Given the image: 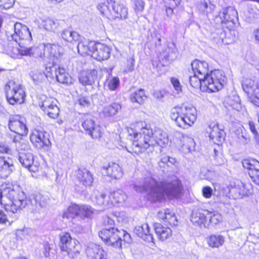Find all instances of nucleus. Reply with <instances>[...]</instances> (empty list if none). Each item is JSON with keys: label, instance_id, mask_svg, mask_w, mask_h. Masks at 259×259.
Listing matches in <instances>:
<instances>
[{"label": "nucleus", "instance_id": "f257e3e1", "mask_svg": "<svg viewBox=\"0 0 259 259\" xmlns=\"http://www.w3.org/2000/svg\"><path fill=\"white\" fill-rule=\"evenodd\" d=\"M134 188L138 192L147 191V199L152 202H161L168 198H178L183 191V186L178 179H167L158 181L152 177H147L142 185H134Z\"/></svg>", "mask_w": 259, "mask_h": 259}, {"label": "nucleus", "instance_id": "f03ea898", "mask_svg": "<svg viewBox=\"0 0 259 259\" xmlns=\"http://www.w3.org/2000/svg\"><path fill=\"white\" fill-rule=\"evenodd\" d=\"M0 201L8 214L14 220H17L19 217L18 210L32 203L27 198L20 185L16 182L6 183L2 185Z\"/></svg>", "mask_w": 259, "mask_h": 259}, {"label": "nucleus", "instance_id": "7ed1b4c3", "mask_svg": "<svg viewBox=\"0 0 259 259\" xmlns=\"http://www.w3.org/2000/svg\"><path fill=\"white\" fill-rule=\"evenodd\" d=\"M141 132H134L132 128L128 131L129 135H134V140L131 147L134 153L139 154L144 152L148 147L154 146L155 144L161 147H164L168 143L167 134L160 129H157L153 132L151 129L143 127Z\"/></svg>", "mask_w": 259, "mask_h": 259}, {"label": "nucleus", "instance_id": "20e7f679", "mask_svg": "<svg viewBox=\"0 0 259 259\" xmlns=\"http://www.w3.org/2000/svg\"><path fill=\"white\" fill-rule=\"evenodd\" d=\"M214 21L223 43L229 44L235 41L238 32L234 28L239 25L238 13L235 9L233 7L223 9L215 17Z\"/></svg>", "mask_w": 259, "mask_h": 259}, {"label": "nucleus", "instance_id": "39448f33", "mask_svg": "<svg viewBox=\"0 0 259 259\" xmlns=\"http://www.w3.org/2000/svg\"><path fill=\"white\" fill-rule=\"evenodd\" d=\"M98 9L101 14L110 19H125L127 16V9L118 2L114 0H107L99 4Z\"/></svg>", "mask_w": 259, "mask_h": 259}, {"label": "nucleus", "instance_id": "423d86ee", "mask_svg": "<svg viewBox=\"0 0 259 259\" xmlns=\"http://www.w3.org/2000/svg\"><path fill=\"white\" fill-rule=\"evenodd\" d=\"M61 36L66 41L73 44L77 43V48L78 52L81 55H92V51L94 50V47L95 45V42H89L87 40L80 41V36L79 34L75 31H72L69 29L63 31Z\"/></svg>", "mask_w": 259, "mask_h": 259}, {"label": "nucleus", "instance_id": "0eeeda50", "mask_svg": "<svg viewBox=\"0 0 259 259\" xmlns=\"http://www.w3.org/2000/svg\"><path fill=\"white\" fill-rule=\"evenodd\" d=\"M7 100L10 104H21L25 98V93L22 85L13 80H9L5 86Z\"/></svg>", "mask_w": 259, "mask_h": 259}, {"label": "nucleus", "instance_id": "6e6552de", "mask_svg": "<svg viewBox=\"0 0 259 259\" xmlns=\"http://www.w3.org/2000/svg\"><path fill=\"white\" fill-rule=\"evenodd\" d=\"M202 82L206 90H208L211 92H215L223 88L226 83V76L222 70H214L203 77Z\"/></svg>", "mask_w": 259, "mask_h": 259}, {"label": "nucleus", "instance_id": "1a4fd4ad", "mask_svg": "<svg viewBox=\"0 0 259 259\" xmlns=\"http://www.w3.org/2000/svg\"><path fill=\"white\" fill-rule=\"evenodd\" d=\"M59 246L62 251L67 253L70 259H74L79 251V242L75 239L72 238L70 233L62 232L60 234Z\"/></svg>", "mask_w": 259, "mask_h": 259}, {"label": "nucleus", "instance_id": "9d476101", "mask_svg": "<svg viewBox=\"0 0 259 259\" xmlns=\"http://www.w3.org/2000/svg\"><path fill=\"white\" fill-rule=\"evenodd\" d=\"M123 233V230H118L113 227L105 228L99 232V236L107 245L115 248H121L119 236Z\"/></svg>", "mask_w": 259, "mask_h": 259}, {"label": "nucleus", "instance_id": "9b49d317", "mask_svg": "<svg viewBox=\"0 0 259 259\" xmlns=\"http://www.w3.org/2000/svg\"><path fill=\"white\" fill-rule=\"evenodd\" d=\"M14 33L11 35V38L20 46L23 45L21 41L30 42L32 40L31 33L26 25L17 22L14 24Z\"/></svg>", "mask_w": 259, "mask_h": 259}, {"label": "nucleus", "instance_id": "f8f14e48", "mask_svg": "<svg viewBox=\"0 0 259 259\" xmlns=\"http://www.w3.org/2000/svg\"><path fill=\"white\" fill-rule=\"evenodd\" d=\"M25 120L19 115L10 116L9 119V128L17 136H26L28 130L24 122Z\"/></svg>", "mask_w": 259, "mask_h": 259}, {"label": "nucleus", "instance_id": "ddd939ff", "mask_svg": "<svg viewBox=\"0 0 259 259\" xmlns=\"http://www.w3.org/2000/svg\"><path fill=\"white\" fill-rule=\"evenodd\" d=\"M242 163L243 167L248 170L252 181L259 185V162L255 159H244Z\"/></svg>", "mask_w": 259, "mask_h": 259}, {"label": "nucleus", "instance_id": "4468645a", "mask_svg": "<svg viewBox=\"0 0 259 259\" xmlns=\"http://www.w3.org/2000/svg\"><path fill=\"white\" fill-rule=\"evenodd\" d=\"M18 159L21 165L30 171L35 172L38 170V164L34 162L32 153L27 152H19Z\"/></svg>", "mask_w": 259, "mask_h": 259}, {"label": "nucleus", "instance_id": "2eb2a0df", "mask_svg": "<svg viewBox=\"0 0 259 259\" xmlns=\"http://www.w3.org/2000/svg\"><path fill=\"white\" fill-rule=\"evenodd\" d=\"M110 49L106 45L95 42L92 56L98 61L107 60L110 57Z\"/></svg>", "mask_w": 259, "mask_h": 259}, {"label": "nucleus", "instance_id": "dca6fc26", "mask_svg": "<svg viewBox=\"0 0 259 259\" xmlns=\"http://www.w3.org/2000/svg\"><path fill=\"white\" fill-rule=\"evenodd\" d=\"M83 128L93 139H99L102 136L101 127L95 124L94 120L87 118L82 123Z\"/></svg>", "mask_w": 259, "mask_h": 259}, {"label": "nucleus", "instance_id": "f3484780", "mask_svg": "<svg viewBox=\"0 0 259 259\" xmlns=\"http://www.w3.org/2000/svg\"><path fill=\"white\" fill-rule=\"evenodd\" d=\"M208 211L202 209H198L192 211L191 221L195 226L200 227L208 228L207 215Z\"/></svg>", "mask_w": 259, "mask_h": 259}, {"label": "nucleus", "instance_id": "a211bd4d", "mask_svg": "<svg viewBox=\"0 0 259 259\" xmlns=\"http://www.w3.org/2000/svg\"><path fill=\"white\" fill-rule=\"evenodd\" d=\"M228 188L230 194L234 199L242 198L247 195L244 184L240 180L232 182Z\"/></svg>", "mask_w": 259, "mask_h": 259}, {"label": "nucleus", "instance_id": "6ab92c4d", "mask_svg": "<svg viewBox=\"0 0 259 259\" xmlns=\"http://www.w3.org/2000/svg\"><path fill=\"white\" fill-rule=\"evenodd\" d=\"M251 80L248 83H242L243 90L247 94L249 100L255 106L259 107V88L252 85Z\"/></svg>", "mask_w": 259, "mask_h": 259}, {"label": "nucleus", "instance_id": "aec40b11", "mask_svg": "<svg viewBox=\"0 0 259 259\" xmlns=\"http://www.w3.org/2000/svg\"><path fill=\"white\" fill-rule=\"evenodd\" d=\"M56 66V64H53L52 67L47 65L46 69L49 68L48 72H51L53 71V69H54L57 80L60 83L66 85H69L72 84V78L68 73L66 72L65 70L60 67L57 68Z\"/></svg>", "mask_w": 259, "mask_h": 259}, {"label": "nucleus", "instance_id": "412c9836", "mask_svg": "<svg viewBox=\"0 0 259 259\" xmlns=\"http://www.w3.org/2000/svg\"><path fill=\"white\" fill-rule=\"evenodd\" d=\"M14 168L13 161L8 156H0V178H7Z\"/></svg>", "mask_w": 259, "mask_h": 259}, {"label": "nucleus", "instance_id": "4be33fe9", "mask_svg": "<svg viewBox=\"0 0 259 259\" xmlns=\"http://www.w3.org/2000/svg\"><path fill=\"white\" fill-rule=\"evenodd\" d=\"M93 201L97 205L105 208L110 207L113 205V201L111 199L110 195L95 191Z\"/></svg>", "mask_w": 259, "mask_h": 259}, {"label": "nucleus", "instance_id": "5701e85b", "mask_svg": "<svg viewBox=\"0 0 259 259\" xmlns=\"http://www.w3.org/2000/svg\"><path fill=\"white\" fill-rule=\"evenodd\" d=\"M97 71L95 69L83 71L79 75V81L84 86L92 85L97 79Z\"/></svg>", "mask_w": 259, "mask_h": 259}, {"label": "nucleus", "instance_id": "b1692460", "mask_svg": "<svg viewBox=\"0 0 259 259\" xmlns=\"http://www.w3.org/2000/svg\"><path fill=\"white\" fill-rule=\"evenodd\" d=\"M170 118L175 121L176 124L179 127L185 129L191 126L193 124H189L187 116L182 115L180 112L177 111L175 107L172 108L170 111Z\"/></svg>", "mask_w": 259, "mask_h": 259}, {"label": "nucleus", "instance_id": "393cba45", "mask_svg": "<svg viewBox=\"0 0 259 259\" xmlns=\"http://www.w3.org/2000/svg\"><path fill=\"white\" fill-rule=\"evenodd\" d=\"M86 253L90 259H106V254L99 245L90 244L86 249Z\"/></svg>", "mask_w": 259, "mask_h": 259}, {"label": "nucleus", "instance_id": "a878e982", "mask_svg": "<svg viewBox=\"0 0 259 259\" xmlns=\"http://www.w3.org/2000/svg\"><path fill=\"white\" fill-rule=\"evenodd\" d=\"M182 115L187 116L189 124H193L196 119V110L192 105L177 106L175 107Z\"/></svg>", "mask_w": 259, "mask_h": 259}, {"label": "nucleus", "instance_id": "bb28decb", "mask_svg": "<svg viewBox=\"0 0 259 259\" xmlns=\"http://www.w3.org/2000/svg\"><path fill=\"white\" fill-rule=\"evenodd\" d=\"M76 175L77 180L85 186H91L94 181L93 175L86 168H79Z\"/></svg>", "mask_w": 259, "mask_h": 259}, {"label": "nucleus", "instance_id": "cd10ccee", "mask_svg": "<svg viewBox=\"0 0 259 259\" xmlns=\"http://www.w3.org/2000/svg\"><path fill=\"white\" fill-rule=\"evenodd\" d=\"M135 234L144 241L148 242H153L154 238L150 233L149 227L147 224L141 226H137L134 229Z\"/></svg>", "mask_w": 259, "mask_h": 259}, {"label": "nucleus", "instance_id": "c85d7f7f", "mask_svg": "<svg viewBox=\"0 0 259 259\" xmlns=\"http://www.w3.org/2000/svg\"><path fill=\"white\" fill-rule=\"evenodd\" d=\"M225 135L224 131L221 129L218 124H216L212 126L209 136L214 144L219 145L224 141Z\"/></svg>", "mask_w": 259, "mask_h": 259}, {"label": "nucleus", "instance_id": "c756f323", "mask_svg": "<svg viewBox=\"0 0 259 259\" xmlns=\"http://www.w3.org/2000/svg\"><path fill=\"white\" fill-rule=\"evenodd\" d=\"M191 67L193 73L205 77L208 73V64L205 62H200L197 60L191 63Z\"/></svg>", "mask_w": 259, "mask_h": 259}, {"label": "nucleus", "instance_id": "7c9ffc66", "mask_svg": "<svg viewBox=\"0 0 259 259\" xmlns=\"http://www.w3.org/2000/svg\"><path fill=\"white\" fill-rule=\"evenodd\" d=\"M103 168L105 170V172L108 176L113 179H118L122 176V170L120 166L117 163H109L108 166H104Z\"/></svg>", "mask_w": 259, "mask_h": 259}, {"label": "nucleus", "instance_id": "2f4dec72", "mask_svg": "<svg viewBox=\"0 0 259 259\" xmlns=\"http://www.w3.org/2000/svg\"><path fill=\"white\" fill-rule=\"evenodd\" d=\"M47 49L48 55L50 57L49 59L52 58L53 64H56L55 60L64 53V49L61 46L58 45L47 44Z\"/></svg>", "mask_w": 259, "mask_h": 259}, {"label": "nucleus", "instance_id": "473e14b6", "mask_svg": "<svg viewBox=\"0 0 259 259\" xmlns=\"http://www.w3.org/2000/svg\"><path fill=\"white\" fill-rule=\"evenodd\" d=\"M177 56L178 50L174 43L167 45L164 51L160 54V57L167 61H172L175 60Z\"/></svg>", "mask_w": 259, "mask_h": 259}, {"label": "nucleus", "instance_id": "72a5a7b5", "mask_svg": "<svg viewBox=\"0 0 259 259\" xmlns=\"http://www.w3.org/2000/svg\"><path fill=\"white\" fill-rule=\"evenodd\" d=\"M153 226L155 233L160 240L164 241L171 235V231L169 227H163L159 223H154Z\"/></svg>", "mask_w": 259, "mask_h": 259}, {"label": "nucleus", "instance_id": "f704fd0d", "mask_svg": "<svg viewBox=\"0 0 259 259\" xmlns=\"http://www.w3.org/2000/svg\"><path fill=\"white\" fill-rule=\"evenodd\" d=\"M80 205L72 204L64 212L63 218L80 219Z\"/></svg>", "mask_w": 259, "mask_h": 259}, {"label": "nucleus", "instance_id": "c9c22d12", "mask_svg": "<svg viewBox=\"0 0 259 259\" xmlns=\"http://www.w3.org/2000/svg\"><path fill=\"white\" fill-rule=\"evenodd\" d=\"M121 109V105L114 102L104 107L102 113L105 117H111L115 115Z\"/></svg>", "mask_w": 259, "mask_h": 259}, {"label": "nucleus", "instance_id": "e433bc0d", "mask_svg": "<svg viewBox=\"0 0 259 259\" xmlns=\"http://www.w3.org/2000/svg\"><path fill=\"white\" fill-rule=\"evenodd\" d=\"M22 136H14L13 141L18 152H26L29 149L30 146L28 142L21 137Z\"/></svg>", "mask_w": 259, "mask_h": 259}, {"label": "nucleus", "instance_id": "4c0bfd02", "mask_svg": "<svg viewBox=\"0 0 259 259\" xmlns=\"http://www.w3.org/2000/svg\"><path fill=\"white\" fill-rule=\"evenodd\" d=\"M207 242L210 247L218 248L223 245L225 238L221 235H211L207 238Z\"/></svg>", "mask_w": 259, "mask_h": 259}, {"label": "nucleus", "instance_id": "58836bf2", "mask_svg": "<svg viewBox=\"0 0 259 259\" xmlns=\"http://www.w3.org/2000/svg\"><path fill=\"white\" fill-rule=\"evenodd\" d=\"M130 100L133 103L136 102L140 104H143L147 97L145 95V91L140 89L138 91L132 93L130 95Z\"/></svg>", "mask_w": 259, "mask_h": 259}, {"label": "nucleus", "instance_id": "ea45409f", "mask_svg": "<svg viewBox=\"0 0 259 259\" xmlns=\"http://www.w3.org/2000/svg\"><path fill=\"white\" fill-rule=\"evenodd\" d=\"M111 199L113 201V205L123 203L127 198L126 194L121 190H118L110 194Z\"/></svg>", "mask_w": 259, "mask_h": 259}, {"label": "nucleus", "instance_id": "a19ab883", "mask_svg": "<svg viewBox=\"0 0 259 259\" xmlns=\"http://www.w3.org/2000/svg\"><path fill=\"white\" fill-rule=\"evenodd\" d=\"M40 100H41V102L39 103V106L44 112L47 110L48 109L56 104L55 100L51 97H47L43 95L41 96Z\"/></svg>", "mask_w": 259, "mask_h": 259}, {"label": "nucleus", "instance_id": "79ce46f5", "mask_svg": "<svg viewBox=\"0 0 259 259\" xmlns=\"http://www.w3.org/2000/svg\"><path fill=\"white\" fill-rule=\"evenodd\" d=\"M36 207L40 206L44 207L46 206L49 202L50 199L48 195H42L40 193L36 194L34 196Z\"/></svg>", "mask_w": 259, "mask_h": 259}, {"label": "nucleus", "instance_id": "37998d69", "mask_svg": "<svg viewBox=\"0 0 259 259\" xmlns=\"http://www.w3.org/2000/svg\"><path fill=\"white\" fill-rule=\"evenodd\" d=\"M203 80V77L197 74L193 73V75L189 76L190 84L194 88L204 87V84L202 82Z\"/></svg>", "mask_w": 259, "mask_h": 259}, {"label": "nucleus", "instance_id": "c03bdc74", "mask_svg": "<svg viewBox=\"0 0 259 259\" xmlns=\"http://www.w3.org/2000/svg\"><path fill=\"white\" fill-rule=\"evenodd\" d=\"M245 19L248 22H253L259 17V11L255 7L248 8L245 12Z\"/></svg>", "mask_w": 259, "mask_h": 259}, {"label": "nucleus", "instance_id": "a18cd8bd", "mask_svg": "<svg viewBox=\"0 0 259 259\" xmlns=\"http://www.w3.org/2000/svg\"><path fill=\"white\" fill-rule=\"evenodd\" d=\"M34 54H36L42 60L49 59V56L47 52V45H39L37 47L34 48Z\"/></svg>", "mask_w": 259, "mask_h": 259}, {"label": "nucleus", "instance_id": "49530a36", "mask_svg": "<svg viewBox=\"0 0 259 259\" xmlns=\"http://www.w3.org/2000/svg\"><path fill=\"white\" fill-rule=\"evenodd\" d=\"M207 219H209V221L207 222L209 228L210 225L218 224L222 221V218L221 214L218 212H211L208 211Z\"/></svg>", "mask_w": 259, "mask_h": 259}, {"label": "nucleus", "instance_id": "de8ad7c7", "mask_svg": "<svg viewBox=\"0 0 259 259\" xmlns=\"http://www.w3.org/2000/svg\"><path fill=\"white\" fill-rule=\"evenodd\" d=\"M60 23L58 20H54L51 19H47L44 21L43 26L44 28L50 31H55L57 30Z\"/></svg>", "mask_w": 259, "mask_h": 259}, {"label": "nucleus", "instance_id": "09e8293b", "mask_svg": "<svg viewBox=\"0 0 259 259\" xmlns=\"http://www.w3.org/2000/svg\"><path fill=\"white\" fill-rule=\"evenodd\" d=\"M96 210L90 205H80V219L91 218Z\"/></svg>", "mask_w": 259, "mask_h": 259}, {"label": "nucleus", "instance_id": "8fccbe9b", "mask_svg": "<svg viewBox=\"0 0 259 259\" xmlns=\"http://www.w3.org/2000/svg\"><path fill=\"white\" fill-rule=\"evenodd\" d=\"M229 105L233 109L239 111L241 109L240 99L238 96L234 95L230 97L228 100Z\"/></svg>", "mask_w": 259, "mask_h": 259}, {"label": "nucleus", "instance_id": "3c124183", "mask_svg": "<svg viewBox=\"0 0 259 259\" xmlns=\"http://www.w3.org/2000/svg\"><path fill=\"white\" fill-rule=\"evenodd\" d=\"M41 138H44L43 132L36 131L31 135L30 140L32 143L35 144L36 146H39L40 148V144H41Z\"/></svg>", "mask_w": 259, "mask_h": 259}, {"label": "nucleus", "instance_id": "603ef678", "mask_svg": "<svg viewBox=\"0 0 259 259\" xmlns=\"http://www.w3.org/2000/svg\"><path fill=\"white\" fill-rule=\"evenodd\" d=\"M31 78L34 84L39 85L47 79V77L44 72H36L31 76Z\"/></svg>", "mask_w": 259, "mask_h": 259}, {"label": "nucleus", "instance_id": "864d4df0", "mask_svg": "<svg viewBox=\"0 0 259 259\" xmlns=\"http://www.w3.org/2000/svg\"><path fill=\"white\" fill-rule=\"evenodd\" d=\"M176 159L175 158L164 156L161 159L160 161L159 162V165L161 167H163L164 168L165 165L167 167H170L174 165L176 163Z\"/></svg>", "mask_w": 259, "mask_h": 259}, {"label": "nucleus", "instance_id": "5fc2aeb1", "mask_svg": "<svg viewBox=\"0 0 259 259\" xmlns=\"http://www.w3.org/2000/svg\"><path fill=\"white\" fill-rule=\"evenodd\" d=\"M45 113H46L50 117L52 118H56L59 114V108L55 104L51 108L48 109Z\"/></svg>", "mask_w": 259, "mask_h": 259}, {"label": "nucleus", "instance_id": "6e6d98bb", "mask_svg": "<svg viewBox=\"0 0 259 259\" xmlns=\"http://www.w3.org/2000/svg\"><path fill=\"white\" fill-rule=\"evenodd\" d=\"M107 86L110 90H115L119 84V79L117 77H114L110 80H107Z\"/></svg>", "mask_w": 259, "mask_h": 259}, {"label": "nucleus", "instance_id": "4d7b16f0", "mask_svg": "<svg viewBox=\"0 0 259 259\" xmlns=\"http://www.w3.org/2000/svg\"><path fill=\"white\" fill-rule=\"evenodd\" d=\"M15 0H0V7H3L5 9H9L13 7Z\"/></svg>", "mask_w": 259, "mask_h": 259}, {"label": "nucleus", "instance_id": "13d9d810", "mask_svg": "<svg viewBox=\"0 0 259 259\" xmlns=\"http://www.w3.org/2000/svg\"><path fill=\"white\" fill-rule=\"evenodd\" d=\"M19 53L21 56H30L34 55V48H22L19 50Z\"/></svg>", "mask_w": 259, "mask_h": 259}, {"label": "nucleus", "instance_id": "bf43d9fd", "mask_svg": "<svg viewBox=\"0 0 259 259\" xmlns=\"http://www.w3.org/2000/svg\"><path fill=\"white\" fill-rule=\"evenodd\" d=\"M123 233L122 234L121 236H119L120 239H119V241H120V244L122 245L121 242L122 241V239L124 242L127 243H131L132 242V239L131 235L123 230Z\"/></svg>", "mask_w": 259, "mask_h": 259}, {"label": "nucleus", "instance_id": "052dcab7", "mask_svg": "<svg viewBox=\"0 0 259 259\" xmlns=\"http://www.w3.org/2000/svg\"><path fill=\"white\" fill-rule=\"evenodd\" d=\"M249 126L250 130L252 133L254 135V138L256 141H259V134L258 133L257 130L255 128V125L252 121L249 122Z\"/></svg>", "mask_w": 259, "mask_h": 259}, {"label": "nucleus", "instance_id": "680f3d73", "mask_svg": "<svg viewBox=\"0 0 259 259\" xmlns=\"http://www.w3.org/2000/svg\"><path fill=\"white\" fill-rule=\"evenodd\" d=\"M185 141V143L184 144V146H186L187 147L188 149L190 151L192 148L194 147L195 146V141L193 139L189 137H187L184 138Z\"/></svg>", "mask_w": 259, "mask_h": 259}, {"label": "nucleus", "instance_id": "e2e57ef3", "mask_svg": "<svg viewBox=\"0 0 259 259\" xmlns=\"http://www.w3.org/2000/svg\"><path fill=\"white\" fill-rule=\"evenodd\" d=\"M165 7H172L176 8L179 6L181 0H164Z\"/></svg>", "mask_w": 259, "mask_h": 259}, {"label": "nucleus", "instance_id": "0e129e2a", "mask_svg": "<svg viewBox=\"0 0 259 259\" xmlns=\"http://www.w3.org/2000/svg\"><path fill=\"white\" fill-rule=\"evenodd\" d=\"M152 37V41L153 42L156 47H159L161 45V37L159 34H157L156 33L154 32L151 34Z\"/></svg>", "mask_w": 259, "mask_h": 259}, {"label": "nucleus", "instance_id": "69168bd1", "mask_svg": "<svg viewBox=\"0 0 259 259\" xmlns=\"http://www.w3.org/2000/svg\"><path fill=\"white\" fill-rule=\"evenodd\" d=\"M170 81L174 88L178 92V93L182 91L181 85L179 79L176 78L171 77Z\"/></svg>", "mask_w": 259, "mask_h": 259}, {"label": "nucleus", "instance_id": "338daca9", "mask_svg": "<svg viewBox=\"0 0 259 259\" xmlns=\"http://www.w3.org/2000/svg\"><path fill=\"white\" fill-rule=\"evenodd\" d=\"M119 223H123L126 220V215L124 212H115L114 215Z\"/></svg>", "mask_w": 259, "mask_h": 259}, {"label": "nucleus", "instance_id": "774afa93", "mask_svg": "<svg viewBox=\"0 0 259 259\" xmlns=\"http://www.w3.org/2000/svg\"><path fill=\"white\" fill-rule=\"evenodd\" d=\"M202 193L204 197L209 198L212 196V190L210 187H204L202 189Z\"/></svg>", "mask_w": 259, "mask_h": 259}]
</instances>
